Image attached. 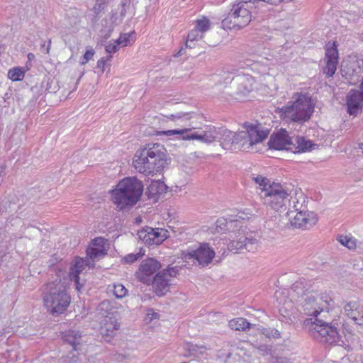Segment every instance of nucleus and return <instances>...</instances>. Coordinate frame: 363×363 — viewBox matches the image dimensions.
<instances>
[{
  "mask_svg": "<svg viewBox=\"0 0 363 363\" xmlns=\"http://www.w3.org/2000/svg\"><path fill=\"white\" fill-rule=\"evenodd\" d=\"M135 169L145 175H153L166 165V150L163 145L148 144L136 152L133 162Z\"/></svg>",
  "mask_w": 363,
  "mask_h": 363,
  "instance_id": "nucleus-1",
  "label": "nucleus"
},
{
  "mask_svg": "<svg viewBox=\"0 0 363 363\" xmlns=\"http://www.w3.org/2000/svg\"><path fill=\"white\" fill-rule=\"evenodd\" d=\"M314 111L311 98L302 93H295L286 105L278 108L276 112L287 123L303 124L310 120Z\"/></svg>",
  "mask_w": 363,
  "mask_h": 363,
  "instance_id": "nucleus-2",
  "label": "nucleus"
},
{
  "mask_svg": "<svg viewBox=\"0 0 363 363\" xmlns=\"http://www.w3.org/2000/svg\"><path fill=\"white\" fill-rule=\"evenodd\" d=\"M45 307L53 315L63 313L71 302L70 296L61 280H55L41 288Z\"/></svg>",
  "mask_w": 363,
  "mask_h": 363,
  "instance_id": "nucleus-3",
  "label": "nucleus"
},
{
  "mask_svg": "<svg viewBox=\"0 0 363 363\" xmlns=\"http://www.w3.org/2000/svg\"><path fill=\"white\" fill-rule=\"evenodd\" d=\"M143 192V184L135 177H125L117 184L112 191L114 203L121 210L134 206Z\"/></svg>",
  "mask_w": 363,
  "mask_h": 363,
  "instance_id": "nucleus-4",
  "label": "nucleus"
},
{
  "mask_svg": "<svg viewBox=\"0 0 363 363\" xmlns=\"http://www.w3.org/2000/svg\"><path fill=\"white\" fill-rule=\"evenodd\" d=\"M268 145L270 149L277 150H286L293 152H301L310 151L316 145L311 140H306L300 136H296V138L290 137L286 130H281L280 132L271 135Z\"/></svg>",
  "mask_w": 363,
  "mask_h": 363,
  "instance_id": "nucleus-5",
  "label": "nucleus"
},
{
  "mask_svg": "<svg viewBox=\"0 0 363 363\" xmlns=\"http://www.w3.org/2000/svg\"><path fill=\"white\" fill-rule=\"evenodd\" d=\"M303 325L310 335L320 342L332 345L339 340V333L335 324L328 323L318 318L314 321L308 318L304 320Z\"/></svg>",
  "mask_w": 363,
  "mask_h": 363,
  "instance_id": "nucleus-6",
  "label": "nucleus"
},
{
  "mask_svg": "<svg viewBox=\"0 0 363 363\" xmlns=\"http://www.w3.org/2000/svg\"><path fill=\"white\" fill-rule=\"evenodd\" d=\"M251 21L252 15L249 11L248 2L241 1L233 6L221 23L224 29L238 30L247 26Z\"/></svg>",
  "mask_w": 363,
  "mask_h": 363,
  "instance_id": "nucleus-7",
  "label": "nucleus"
},
{
  "mask_svg": "<svg viewBox=\"0 0 363 363\" xmlns=\"http://www.w3.org/2000/svg\"><path fill=\"white\" fill-rule=\"evenodd\" d=\"M157 135L167 137L177 135L178 138H181L184 140H198L203 143H211L218 140L219 131L215 127H210L207 130L200 132H192L191 128H184L157 131Z\"/></svg>",
  "mask_w": 363,
  "mask_h": 363,
  "instance_id": "nucleus-8",
  "label": "nucleus"
},
{
  "mask_svg": "<svg viewBox=\"0 0 363 363\" xmlns=\"http://www.w3.org/2000/svg\"><path fill=\"white\" fill-rule=\"evenodd\" d=\"M291 195V189L279 183L272 182L265 194L261 195L264 203L270 206L273 209L278 211L283 207L286 208V201Z\"/></svg>",
  "mask_w": 363,
  "mask_h": 363,
  "instance_id": "nucleus-9",
  "label": "nucleus"
},
{
  "mask_svg": "<svg viewBox=\"0 0 363 363\" xmlns=\"http://www.w3.org/2000/svg\"><path fill=\"white\" fill-rule=\"evenodd\" d=\"M246 131L234 133L233 150L242 149V140H248L249 145L262 143L269 135V130L263 128L260 124L246 125Z\"/></svg>",
  "mask_w": 363,
  "mask_h": 363,
  "instance_id": "nucleus-10",
  "label": "nucleus"
},
{
  "mask_svg": "<svg viewBox=\"0 0 363 363\" xmlns=\"http://www.w3.org/2000/svg\"><path fill=\"white\" fill-rule=\"evenodd\" d=\"M330 301L331 299L328 295H318L308 292L300 300L301 308L299 310L305 315L317 316L320 312L328 309Z\"/></svg>",
  "mask_w": 363,
  "mask_h": 363,
  "instance_id": "nucleus-11",
  "label": "nucleus"
},
{
  "mask_svg": "<svg viewBox=\"0 0 363 363\" xmlns=\"http://www.w3.org/2000/svg\"><path fill=\"white\" fill-rule=\"evenodd\" d=\"M254 78L247 74H238L233 77L230 84V95L235 99L242 100L253 90Z\"/></svg>",
  "mask_w": 363,
  "mask_h": 363,
  "instance_id": "nucleus-12",
  "label": "nucleus"
},
{
  "mask_svg": "<svg viewBox=\"0 0 363 363\" xmlns=\"http://www.w3.org/2000/svg\"><path fill=\"white\" fill-rule=\"evenodd\" d=\"M179 273L177 267H168L158 272L152 281L155 294L159 296H164L172 285V279L176 277Z\"/></svg>",
  "mask_w": 363,
  "mask_h": 363,
  "instance_id": "nucleus-13",
  "label": "nucleus"
},
{
  "mask_svg": "<svg viewBox=\"0 0 363 363\" xmlns=\"http://www.w3.org/2000/svg\"><path fill=\"white\" fill-rule=\"evenodd\" d=\"M232 239L228 244V250L235 253L246 250L248 252H254L258 247V240L252 236H246L245 233L237 237L230 235Z\"/></svg>",
  "mask_w": 363,
  "mask_h": 363,
  "instance_id": "nucleus-14",
  "label": "nucleus"
},
{
  "mask_svg": "<svg viewBox=\"0 0 363 363\" xmlns=\"http://www.w3.org/2000/svg\"><path fill=\"white\" fill-rule=\"evenodd\" d=\"M289 219L292 226L296 228H309L317 223V218L314 213L305 210L287 212Z\"/></svg>",
  "mask_w": 363,
  "mask_h": 363,
  "instance_id": "nucleus-15",
  "label": "nucleus"
},
{
  "mask_svg": "<svg viewBox=\"0 0 363 363\" xmlns=\"http://www.w3.org/2000/svg\"><path fill=\"white\" fill-rule=\"evenodd\" d=\"M161 264L154 258H147L143 260L135 272L137 279L144 283L149 284L152 281V276L161 268Z\"/></svg>",
  "mask_w": 363,
  "mask_h": 363,
  "instance_id": "nucleus-16",
  "label": "nucleus"
},
{
  "mask_svg": "<svg viewBox=\"0 0 363 363\" xmlns=\"http://www.w3.org/2000/svg\"><path fill=\"white\" fill-rule=\"evenodd\" d=\"M214 257L215 252L208 243L201 244L197 250L189 252L184 256L186 259L196 260L202 267L210 264Z\"/></svg>",
  "mask_w": 363,
  "mask_h": 363,
  "instance_id": "nucleus-17",
  "label": "nucleus"
},
{
  "mask_svg": "<svg viewBox=\"0 0 363 363\" xmlns=\"http://www.w3.org/2000/svg\"><path fill=\"white\" fill-rule=\"evenodd\" d=\"M169 237V232L163 228H155L147 227L139 232V238L145 243L149 245L161 244Z\"/></svg>",
  "mask_w": 363,
  "mask_h": 363,
  "instance_id": "nucleus-18",
  "label": "nucleus"
},
{
  "mask_svg": "<svg viewBox=\"0 0 363 363\" xmlns=\"http://www.w3.org/2000/svg\"><path fill=\"white\" fill-rule=\"evenodd\" d=\"M344 314L357 325L363 326V306L357 301H350L343 307Z\"/></svg>",
  "mask_w": 363,
  "mask_h": 363,
  "instance_id": "nucleus-19",
  "label": "nucleus"
},
{
  "mask_svg": "<svg viewBox=\"0 0 363 363\" xmlns=\"http://www.w3.org/2000/svg\"><path fill=\"white\" fill-rule=\"evenodd\" d=\"M347 113L356 116L362 113L363 108V92L351 90L347 96Z\"/></svg>",
  "mask_w": 363,
  "mask_h": 363,
  "instance_id": "nucleus-20",
  "label": "nucleus"
},
{
  "mask_svg": "<svg viewBox=\"0 0 363 363\" xmlns=\"http://www.w3.org/2000/svg\"><path fill=\"white\" fill-rule=\"evenodd\" d=\"M325 61L326 65L323 69V73L328 77H332L336 71L338 62V52L335 42L332 46H328L326 48Z\"/></svg>",
  "mask_w": 363,
  "mask_h": 363,
  "instance_id": "nucleus-21",
  "label": "nucleus"
},
{
  "mask_svg": "<svg viewBox=\"0 0 363 363\" xmlns=\"http://www.w3.org/2000/svg\"><path fill=\"white\" fill-rule=\"evenodd\" d=\"M90 264L88 258L76 257L74 264L70 268L69 276L76 285V289L79 291L82 285L79 284V274L86 269Z\"/></svg>",
  "mask_w": 363,
  "mask_h": 363,
  "instance_id": "nucleus-22",
  "label": "nucleus"
},
{
  "mask_svg": "<svg viewBox=\"0 0 363 363\" xmlns=\"http://www.w3.org/2000/svg\"><path fill=\"white\" fill-rule=\"evenodd\" d=\"M306 196L303 193L299 190L291 189V195L288 197L286 204L288 203L289 210L294 209L293 211L305 210Z\"/></svg>",
  "mask_w": 363,
  "mask_h": 363,
  "instance_id": "nucleus-23",
  "label": "nucleus"
},
{
  "mask_svg": "<svg viewBox=\"0 0 363 363\" xmlns=\"http://www.w3.org/2000/svg\"><path fill=\"white\" fill-rule=\"evenodd\" d=\"M104 240L98 238L92 241L91 245L86 250V254L89 259H94L104 256L106 252L104 247Z\"/></svg>",
  "mask_w": 363,
  "mask_h": 363,
  "instance_id": "nucleus-24",
  "label": "nucleus"
},
{
  "mask_svg": "<svg viewBox=\"0 0 363 363\" xmlns=\"http://www.w3.org/2000/svg\"><path fill=\"white\" fill-rule=\"evenodd\" d=\"M119 323L113 315H106L101 322L100 332L103 335H111L119 328Z\"/></svg>",
  "mask_w": 363,
  "mask_h": 363,
  "instance_id": "nucleus-25",
  "label": "nucleus"
},
{
  "mask_svg": "<svg viewBox=\"0 0 363 363\" xmlns=\"http://www.w3.org/2000/svg\"><path fill=\"white\" fill-rule=\"evenodd\" d=\"M190 119L189 113L184 112H178L170 116H164L162 122L166 123L168 126L173 125L182 126L183 123Z\"/></svg>",
  "mask_w": 363,
  "mask_h": 363,
  "instance_id": "nucleus-26",
  "label": "nucleus"
},
{
  "mask_svg": "<svg viewBox=\"0 0 363 363\" xmlns=\"http://www.w3.org/2000/svg\"><path fill=\"white\" fill-rule=\"evenodd\" d=\"M226 363H248L249 357L245 355L242 348L237 347L231 350L228 354Z\"/></svg>",
  "mask_w": 363,
  "mask_h": 363,
  "instance_id": "nucleus-27",
  "label": "nucleus"
},
{
  "mask_svg": "<svg viewBox=\"0 0 363 363\" xmlns=\"http://www.w3.org/2000/svg\"><path fill=\"white\" fill-rule=\"evenodd\" d=\"M218 141L220 145L225 150H233L234 133L224 128H218Z\"/></svg>",
  "mask_w": 363,
  "mask_h": 363,
  "instance_id": "nucleus-28",
  "label": "nucleus"
},
{
  "mask_svg": "<svg viewBox=\"0 0 363 363\" xmlns=\"http://www.w3.org/2000/svg\"><path fill=\"white\" fill-rule=\"evenodd\" d=\"M63 338L67 344L72 346L74 351L77 352L79 350V347L81 345L82 336L79 331H66L63 335Z\"/></svg>",
  "mask_w": 363,
  "mask_h": 363,
  "instance_id": "nucleus-29",
  "label": "nucleus"
},
{
  "mask_svg": "<svg viewBox=\"0 0 363 363\" xmlns=\"http://www.w3.org/2000/svg\"><path fill=\"white\" fill-rule=\"evenodd\" d=\"M242 223L238 220L228 219L226 228V233H230V235L237 237L238 235H241L245 233L242 229Z\"/></svg>",
  "mask_w": 363,
  "mask_h": 363,
  "instance_id": "nucleus-30",
  "label": "nucleus"
},
{
  "mask_svg": "<svg viewBox=\"0 0 363 363\" xmlns=\"http://www.w3.org/2000/svg\"><path fill=\"white\" fill-rule=\"evenodd\" d=\"M228 325L232 330L242 331L255 326V325H252L243 318H235L230 320Z\"/></svg>",
  "mask_w": 363,
  "mask_h": 363,
  "instance_id": "nucleus-31",
  "label": "nucleus"
},
{
  "mask_svg": "<svg viewBox=\"0 0 363 363\" xmlns=\"http://www.w3.org/2000/svg\"><path fill=\"white\" fill-rule=\"evenodd\" d=\"M291 294L293 298L297 296L298 298H303L307 295L306 294L305 286L302 281H297L293 284L291 288Z\"/></svg>",
  "mask_w": 363,
  "mask_h": 363,
  "instance_id": "nucleus-32",
  "label": "nucleus"
},
{
  "mask_svg": "<svg viewBox=\"0 0 363 363\" xmlns=\"http://www.w3.org/2000/svg\"><path fill=\"white\" fill-rule=\"evenodd\" d=\"M203 33H201L199 30H198L195 28L193 30H191L187 35V40L185 44V48H194V44H192L193 42L201 40L203 38Z\"/></svg>",
  "mask_w": 363,
  "mask_h": 363,
  "instance_id": "nucleus-33",
  "label": "nucleus"
},
{
  "mask_svg": "<svg viewBox=\"0 0 363 363\" xmlns=\"http://www.w3.org/2000/svg\"><path fill=\"white\" fill-rule=\"evenodd\" d=\"M166 185L160 181H152L148 187L150 193L152 195L161 194L165 191Z\"/></svg>",
  "mask_w": 363,
  "mask_h": 363,
  "instance_id": "nucleus-34",
  "label": "nucleus"
},
{
  "mask_svg": "<svg viewBox=\"0 0 363 363\" xmlns=\"http://www.w3.org/2000/svg\"><path fill=\"white\" fill-rule=\"evenodd\" d=\"M293 305L291 301H286L284 305L279 308V313L283 318L291 321Z\"/></svg>",
  "mask_w": 363,
  "mask_h": 363,
  "instance_id": "nucleus-35",
  "label": "nucleus"
},
{
  "mask_svg": "<svg viewBox=\"0 0 363 363\" xmlns=\"http://www.w3.org/2000/svg\"><path fill=\"white\" fill-rule=\"evenodd\" d=\"M24 70L21 67H14L8 72V77L12 81H21L24 78Z\"/></svg>",
  "mask_w": 363,
  "mask_h": 363,
  "instance_id": "nucleus-36",
  "label": "nucleus"
},
{
  "mask_svg": "<svg viewBox=\"0 0 363 363\" xmlns=\"http://www.w3.org/2000/svg\"><path fill=\"white\" fill-rule=\"evenodd\" d=\"M252 179L257 184H258L259 188L261 190L262 195H264L265 194V189H267L268 186L272 184L269 179L261 175L254 177Z\"/></svg>",
  "mask_w": 363,
  "mask_h": 363,
  "instance_id": "nucleus-37",
  "label": "nucleus"
},
{
  "mask_svg": "<svg viewBox=\"0 0 363 363\" xmlns=\"http://www.w3.org/2000/svg\"><path fill=\"white\" fill-rule=\"evenodd\" d=\"M337 240L348 249L352 250L356 247V240L346 235H338Z\"/></svg>",
  "mask_w": 363,
  "mask_h": 363,
  "instance_id": "nucleus-38",
  "label": "nucleus"
},
{
  "mask_svg": "<svg viewBox=\"0 0 363 363\" xmlns=\"http://www.w3.org/2000/svg\"><path fill=\"white\" fill-rule=\"evenodd\" d=\"M211 26L210 21L206 17H203L196 21L195 28L199 30L201 33H204L209 30Z\"/></svg>",
  "mask_w": 363,
  "mask_h": 363,
  "instance_id": "nucleus-39",
  "label": "nucleus"
},
{
  "mask_svg": "<svg viewBox=\"0 0 363 363\" xmlns=\"http://www.w3.org/2000/svg\"><path fill=\"white\" fill-rule=\"evenodd\" d=\"M113 293L117 298H122L128 294V289L121 284H114L113 285Z\"/></svg>",
  "mask_w": 363,
  "mask_h": 363,
  "instance_id": "nucleus-40",
  "label": "nucleus"
},
{
  "mask_svg": "<svg viewBox=\"0 0 363 363\" xmlns=\"http://www.w3.org/2000/svg\"><path fill=\"white\" fill-rule=\"evenodd\" d=\"M260 332L262 335H265V337L268 338L278 339L281 337L279 331L275 328H262L260 330Z\"/></svg>",
  "mask_w": 363,
  "mask_h": 363,
  "instance_id": "nucleus-41",
  "label": "nucleus"
},
{
  "mask_svg": "<svg viewBox=\"0 0 363 363\" xmlns=\"http://www.w3.org/2000/svg\"><path fill=\"white\" fill-rule=\"evenodd\" d=\"M257 350L260 354L263 356L269 355V357L268 359H271L274 354V350H273L272 346L262 345L257 347Z\"/></svg>",
  "mask_w": 363,
  "mask_h": 363,
  "instance_id": "nucleus-42",
  "label": "nucleus"
},
{
  "mask_svg": "<svg viewBox=\"0 0 363 363\" xmlns=\"http://www.w3.org/2000/svg\"><path fill=\"white\" fill-rule=\"evenodd\" d=\"M228 219L225 218H220L217 220L216 223V230L218 233H226V228L228 223Z\"/></svg>",
  "mask_w": 363,
  "mask_h": 363,
  "instance_id": "nucleus-43",
  "label": "nucleus"
},
{
  "mask_svg": "<svg viewBox=\"0 0 363 363\" xmlns=\"http://www.w3.org/2000/svg\"><path fill=\"white\" fill-rule=\"evenodd\" d=\"M130 33H124L120 35V37L116 40V43L117 45H122V46H127L130 44Z\"/></svg>",
  "mask_w": 363,
  "mask_h": 363,
  "instance_id": "nucleus-44",
  "label": "nucleus"
},
{
  "mask_svg": "<svg viewBox=\"0 0 363 363\" xmlns=\"http://www.w3.org/2000/svg\"><path fill=\"white\" fill-rule=\"evenodd\" d=\"M77 355H78L77 351L75 352L72 350V351L70 352L69 354L62 357L61 359L63 363L75 362L77 360V357H78Z\"/></svg>",
  "mask_w": 363,
  "mask_h": 363,
  "instance_id": "nucleus-45",
  "label": "nucleus"
},
{
  "mask_svg": "<svg viewBox=\"0 0 363 363\" xmlns=\"http://www.w3.org/2000/svg\"><path fill=\"white\" fill-rule=\"evenodd\" d=\"M268 361L271 363H291L289 358L286 357L276 356L275 353L273 354L271 359H268Z\"/></svg>",
  "mask_w": 363,
  "mask_h": 363,
  "instance_id": "nucleus-46",
  "label": "nucleus"
},
{
  "mask_svg": "<svg viewBox=\"0 0 363 363\" xmlns=\"http://www.w3.org/2000/svg\"><path fill=\"white\" fill-rule=\"evenodd\" d=\"M106 51L109 53H115L118 50V45L116 43V40L113 43H108L105 47Z\"/></svg>",
  "mask_w": 363,
  "mask_h": 363,
  "instance_id": "nucleus-47",
  "label": "nucleus"
},
{
  "mask_svg": "<svg viewBox=\"0 0 363 363\" xmlns=\"http://www.w3.org/2000/svg\"><path fill=\"white\" fill-rule=\"evenodd\" d=\"M111 302L108 300H104L100 303L98 310L108 311L111 310Z\"/></svg>",
  "mask_w": 363,
  "mask_h": 363,
  "instance_id": "nucleus-48",
  "label": "nucleus"
},
{
  "mask_svg": "<svg viewBox=\"0 0 363 363\" xmlns=\"http://www.w3.org/2000/svg\"><path fill=\"white\" fill-rule=\"evenodd\" d=\"M94 55V51L93 50H86L84 55V60L82 61V65L86 64L89 60H90Z\"/></svg>",
  "mask_w": 363,
  "mask_h": 363,
  "instance_id": "nucleus-49",
  "label": "nucleus"
},
{
  "mask_svg": "<svg viewBox=\"0 0 363 363\" xmlns=\"http://www.w3.org/2000/svg\"><path fill=\"white\" fill-rule=\"evenodd\" d=\"M255 68L257 69L258 72L261 74H268V68L267 66L260 65L259 63H255Z\"/></svg>",
  "mask_w": 363,
  "mask_h": 363,
  "instance_id": "nucleus-50",
  "label": "nucleus"
},
{
  "mask_svg": "<svg viewBox=\"0 0 363 363\" xmlns=\"http://www.w3.org/2000/svg\"><path fill=\"white\" fill-rule=\"evenodd\" d=\"M140 257L139 254H129L124 257V259L128 263H133L136 261Z\"/></svg>",
  "mask_w": 363,
  "mask_h": 363,
  "instance_id": "nucleus-51",
  "label": "nucleus"
},
{
  "mask_svg": "<svg viewBox=\"0 0 363 363\" xmlns=\"http://www.w3.org/2000/svg\"><path fill=\"white\" fill-rule=\"evenodd\" d=\"M130 3L128 1H127V0H122L121 6L123 7V9H122L121 13V16H124L125 15L127 9H128L130 7Z\"/></svg>",
  "mask_w": 363,
  "mask_h": 363,
  "instance_id": "nucleus-52",
  "label": "nucleus"
},
{
  "mask_svg": "<svg viewBox=\"0 0 363 363\" xmlns=\"http://www.w3.org/2000/svg\"><path fill=\"white\" fill-rule=\"evenodd\" d=\"M106 60L104 57L101 58L97 62V67L99 68H101L103 72H104V68L106 65Z\"/></svg>",
  "mask_w": 363,
  "mask_h": 363,
  "instance_id": "nucleus-53",
  "label": "nucleus"
},
{
  "mask_svg": "<svg viewBox=\"0 0 363 363\" xmlns=\"http://www.w3.org/2000/svg\"><path fill=\"white\" fill-rule=\"evenodd\" d=\"M51 43H52L51 39H49L48 40V46L46 48H45V43L41 45V49L42 50H45L46 54H49V52H50V48H51Z\"/></svg>",
  "mask_w": 363,
  "mask_h": 363,
  "instance_id": "nucleus-54",
  "label": "nucleus"
},
{
  "mask_svg": "<svg viewBox=\"0 0 363 363\" xmlns=\"http://www.w3.org/2000/svg\"><path fill=\"white\" fill-rule=\"evenodd\" d=\"M249 143H250V141L248 140H242V148H243L244 150H247L253 146V145H249Z\"/></svg>",
  "mask_w": 363,
  "mask_h": 363,
  "instance_id": "nucleus-55",
  "label": "nucleus"
},
{
  "mask_svg": "<svg viewBox=\"0 0 363 363\" xmlns=\"http://www.w3.org/2000/svg\"><path fill=\"white\" fill-rule=\"evenodd\" d=\"M185 50L184 48H182L179 52L175 55V57L181 56L183 55L184 51Z\"/></svg>",
  "mask_w": 363,
  "mask_h": 363,
  "instance_id": "nucleus-56",
  "label": "nucleus"
},
{
  "mask_svg": "<svg viewBox=\"0 0 363 363\" xmlns=\"http://www.w3.org/2000/svg\"><path fill=\"white\" fill-rule=\"evenodd\" d=\"M35 58V55L33 53H29L28 55V59L29 60H33Z\"/></svg>",
  "mask_w": 363,
  "mask_h": 363,
  "instance_id": "nucleus-57",
  "label": "nucleus"
},
{
  "mask_svg": "<svg viewBox=\"0 0 363 363\" xmlns=\"http://www.w3.org/2000/svg\"><path fill=\"white\" fill-rule=\"evenodd\" d=\"M4 168L3 167H0V177L4 174Z\"/></svg>",
  "mask_w": 363,
  "mask_h": 363,
  "instance_id": "nucleus-58",
  "label": "nucleus"
},
{
  "mask_svg": "<svg viewBox=\"0 0 363 363\" xmlns=\"http://www.w3.org/2000/svg\"><path fill=\"white\" fill-rule=\"evenodd\" d=\"M358 247H359L360 250H363V242H360V243L359 244V245H358Z\"/></svg>",
  "mask_w": 363,
  "mask_h": 363,
  "instance_id": "nucleus-59",
  "label": "nucleus"
},
{
  "mask_svg": "<svg viewBox=\"0 0 363 363\" xmlns=\"http://www.w3.org/2000/svg\"><path fill=\"white\" fill-rule=\"evenodd\" d=\"M111 58H112V55H110L109 56H108L107 60H110Z\"/></svg>",
  "mask_w": 363,
  "mask_h": 363,
  "instance_id": "nucleus-60",
  "label": "nucleus"
},
{
  "mask_svg": "<svg viewBox=\"0 0 363 363\" xmlns=\"http://www.w3.org/2000/svg\"><path fill=\"white\" fill-rule=\"evenodd\" d=\"M78 21H78V18L77 17V18H76V20H75V21H74V24H76V23H78Z\"/></svg>",
  "mask_w": 363,
  "mask_h": 363,
  "instance_id": "nucleus-61",
  "label": "nucleus"
}]
</instances>
